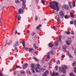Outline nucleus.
<instances>
[{"label": "nucleus", "instance_id": "obj_1", "mask_svg": "<svg viewBox=\"0 0 76 76\" xmlns=\"http://www.w3.org/2000/svg\"><path fill=\"white\" fill-rule=\"evenodd\" d=\"M58 2L56 1H52L50 2L49 6L53 10H59V7L58 6Z\"/></svg>", "mask_w": 76, "mask_h": 76}, {"label": "nucleus", "instance_id": "obj_2", "mask_svg": "<svg viewBox=\"0 0 76 76\" xmlns=\"http://www.w3.org/2000/svg\"><path fill=\"white\" fill-rule=\"evenodd\" d=\"M39 68H40V65L39 64H37L36 66V67L35 68L36 72H39L40 71Z\"/></svg>", "mask_w": 76, "mask_h": 76}, {"label": "nucleus", "instance_id": "obj_3", "mask_svg": "<svg viewBox=\"0 0 76 76\" xmlns=\"http://www.w3.org/2000/svg\"><path fill=\"white\" fill-rule=\"evenodd\" d=\"M59 69V72H63L64 73H66V71L65 69H64L63 67L62 66L61 68L60 67Z\"/></svg>", "mask_w": 76, "mask_h": 76}, {"label": "nucleus", "instance_id": "obj_4", "mask_svg": "<svg viewBox=\"0 0 76 76\" xmlns=\"http://www.w3.org/2000/svg\"><path fill=\"white\" fill-rule=\"evenodd\" d=\"M20 43V42L19 41H17L16 43H15L14 44L13 47H17L18 45H19Z\"/></svg>", "mask_w": 76, "mask_h": 76}, {"label": "nucleus", "instance_id": "obj_5", "mask_svg": "<svg viewBox=\"0 0 76 76\" xmlns=\"http://www.w3.org/2000/svg\"><path fill=\"white\" fill-rule=\"evenodd\" d=\"M59 13V15L60 17H61V18H63V17H64V14L63 13V11H60Z\"/></svg>", "mask_w": 76, "mask_h": 76}, {"label": "nucleus", "instance_id": "obj_6", "mask_svg": "<svg viewBox=\"0 0 76 76\" xmlns=\"http://www.w3.org/2000/svg\"><path fill=\"white\" fill-rule=\"evenodd\" d=\"M25 3H26L25 1H23L22 3L23 5L22 7V8L23 9H23H25V7H26V4H25Z\"/></svg>", "mask_w": 76, "mask_h": 76}, {"label": "nucleus", "instance_id": "obj_7", "mask_svg": "<svg viewBox=\"0 0 76 76\" xmlns=\"http://www.w3.org/2000/svg\"><path fill=\"white\" fill-rule=\"evenodd\" d=\"M49 72H48V70H46L45 72L43 74V76H47V75L48 74V73Z\"/></svg>", "mask_w": 76, "mask_h": 76}, {"label": "nucleus", "instance_id": "obj_8", "mask_svg": "<svg viewBox=\"0 0 76 76\" xmlns=\"http://www.w3.org/2000/svg\"><path fill=\"white\" fill-rule=\"evenodd\" d=\"M52 76H59V74L57 73H56L54 71L53 72V73L51 75Z\"/></svg>", "mask_w": 76, "mask_h": 76}, {"label": "nucleus", "instance_id": "obj_9", "mask_svg": "<svg viewBox=\"0 0 76 76\" xmlns=\"http://www.w3.org/2000/svg\"><path fill=\"white\" fill-rule=\"evenodd\" d=\"M28 66V64H25L23 65V68L24 69H25Z\"/></svg>", "mask_w": 76, "mask_h": 76}, {"label": "nucleus", "instance_id": "obj_10", "mask_svg": "<svg viewBox=\"0 0 76 76\" xmlns=\"http://www.w3.org/2000/svg\"><path fill=\"white\" fill-rule=\"evenodd\" d=\"M71 43V42L69 41L66 40V44L68 45H69L70 44V43Z\"/></svg>", "mask_w": 76, "mask_h": 76}, {"label": "nucleus", "instance_id": "obj_11", "mask_svg": "<svg viewBox=\"0 0 76 76\" xmlns=\"http://www.w3.org/2000/svg\"><path fill=\"white\" fill-rule=\"evenodd\" d=\"M64 7L65 9H66V10H68V9H69V6L67 5H65Z\"/></svg>", "mask_w": 76, "mask_h": 76}, {"label": "nucleus", "instance_id": "obj_12", "mask_svg": "<svg viewBox=\"0 0 76 76\" xmlns=\"http://www.w3.org/2000/svg\"><path fill=\"white\" fill-rule=\"evenodd\" d=\"M70 15L71 16V18H75V16H74V14L72 13L71 12H70Z\"/></svg>", "mask_w": 76, "mask_h": 76}, {"label": "nucleus", "instance_id": "obj_13", "mask_svg": "<svg viewBox=\"0 0 76 76\" xmlns=\"http://www.w3.org/2000/svg\"><path fill=\"white\" fill-rule=\"evenodd\" d=\"M23 12V10H18V13L19 14H20L22 13Z\"/></svg>", "mask_w": 76, "mask_h": 76}, {"label": "nucleus", "instance_id": "obj_14", "mask_svg": "<svg viewBox=\"0 0 76 76\" xmlns=\"http://www.w3.org/2000/svg\"><path fill=\"white\" fill-rule=\"evenodd\" d=\"M48 56H47V57L48 58H50V52H48Z\"/></svg>", "mask_w": 76, "mask_h": 76}, {"label": "nucleus", "instance_id": "obj_15", "mask_svg": "<svg viewBox=\"0 0 76 76\" xmlns=\"http://www.w3.org/2000/svg\"><path fill=\"white\" fill-rule=\"evenodd\" d=\"M33 59H34V60H36V61H39L38 59H37V58H36V57H33Z\"/></svg>", "mask_w": 76, "mask_h": 76}, {"label": "nucleus", "instance_id": "obj_16", "mask_svg": "<svg viewBox=\"0 0 76 76\" xmlns=\"http://www.w3.org/2000/svg\"><path fill=\"white\" fill-rule=\"evenodd\" d=\"M58 41H56L55 42V45H56V46H57V45H58Z\"/></svg>", "mask_w": 76, "mask_h": 76}, {"label": "nucleus", "instance_id": "obj_17", "mask_svg": "<svg viewBox=\"0 0 76 76\" xmlns=\"http://www.w3.org/2000/svg\"><path fill=\"white\" fill-rule=\"evenodd\" d=\"M41 25L40 24L38 26L36 27V29H39V28H40V27H41Z\"/></svg>", "mask_w": 76, "mask_h": 76}, {"label": "nucleus", "instance_id": "obj_18", "mask_svg": "<svg viewBox=\"0 0 76 76\" xmlns=\"http://www.w3.org/2000/svg\"><path fill=\"white\" fill-rule=\"evenodd\" d=\"M34 49L33 48H30L29 49V52H31Z\"/></svg>", "mask_w": 76, "mask_h": 76}, {"label": "nucleus", "instance_id": "obj_19", "mask_svg": "<svg viewBox=\"0 0 76 76\" xmlns=\"http://www.w3.org/2000/svg\"><path fill=\"white\" fill-rule=\"evenodd\" d=\"M51 63H52V59H50L49 64V66H51Z\"/></svg>", "mask_w": 76, "mask_h": 76}, {"label": "nucleus", "instance_id": "obj_20", "mask_svg": "<svg viewBox=\"0 0 76 76\" xmlns=\"http://www.w3.org/2000/svg\"><path fill=\"white\" fill-rule=\"evenodd\" d=\"M74 74L72 72L70 73L69 74V75H70V76H74Z\"/></svg>", "mask_w": 76, "mask_h": 76}, {"label": "nucleus", "instance_id": "obj_21", "mask_svg": "<svg viewBox=\"0 0 76 76\" xmlns=\"http://www.w3.org/2000/svg\"><path fill=\"white\" fill-rule=\"evenodd\" d=\"M31 68L34 69V66H35V65L34 64H32L31 65Z\"/></svg>", "mask_w": 76, "mask_h": 76}, {"label": "nucleus", "instance_id": "obj_22", "mask_svg": "<svg viewBox=\"0 0 76 76\" xmlns=\"http://www.w3.org/2000/svg\"><path fill=\"white\" fill-rule=\"evenodd\" d=\"M63 67L64 69V68H65V69H67V66L65 65H64V66H63L62 67Z\"/></svg>", "mask_w": 76, "mask_h": 76}, {"label": "nucleus", "instance_id": "obj_23", "mask_svg": "<svg viewBox=\"0 0 76 76\" xmlns=\"http://www.w3.org/2000/svg\"><path fill=\"white\" fill-rule=\"evenodd\" d=\"M66 45H64L63 46V48L64 50H65L66 48Z\"/></svg>", "mask_w": 76, "mask_h": 76}, {"label": "nucleus", "instance_id": "obj_24", "mask_svg": "<svg viewBox=\"0 0 76 76\" xmlns=\"http://www.w3.org/2000/svg\"><path fill=\"white\" fill-rule=\"evenodd\" d=\"M49 47H50V48H51V47H53V45H51L50 44H49Z\"/></svg>", "mask_w": 76, "mask_h": 76}, {"label": "nucleus", "instance_id": "obj_25", "mask_svg": "<svg viewBox=\"0 0 76 76\" xmlns=\"http://www.w3.org/2000/svg\"><path fill=\"white\" fill-rule=\"evenodd\" d=\"M33 46H34V48L35 49H37V48H38V47H37V46H36V45L35 44H34L33 45Z\"/></svg>", "mask_w": 76, "mask_h": 76}, {"label": "nucleus", "instance_id": "obj_26", "mask_svg": "<svg viewBox=\"0 0 76 76\" xmlns=\"http://www.w3.org/2000/svg\"><path fill=\"white\" fill-rule=\"evenodd\" d=\"M23 45L24 47H25V42H23Z\"/></svg>", "mask_w": 76, "mask_h": 76}, {"label": "nucleus", "instance_id": "obj_27", "mask_svg": "<svg viewBox=\"0 0 76 76\" xmlns=\"http://www.w3.org/2000/svg\"><path fill=\"white\" fill-rule=\"evenodd\" d=\"M53 28L54 30H55V31H57V28H56V27H55V26H53Z\"/></svg>", "mask_w": 76, "mask_h": 76}, {"label": "nucleus", "instance_id": "obj_28", "mask_svg": "<svg viewBox=\"0 0 76 76\" xmlns=\"http://www.w3.org/2000/svg\"><path fill=\"white\" fill-rule=\"evenodd\" d=\"M66 34L68 35H69L70 34V32L69 31H67L66 32Z\"/></svg>", "mask_w": 76, "mask_h": 76}, {"label": "nucleus", "instance_id": "obj_29", "mask_svg": "<svg viewBox=\"0 0 76 76\" xmlns=\"http://www.w3.org/2000/svg\"><path fill=\"white\" fill-rule=\"evenodd\" d=\"M15 3L17 4H18V3H19V1L18 0H15Z\"/></svg>", "mask_w": 76, "mask_h": 76}, {"label": "nucleus", "instance_id": "obj_30", "mask_svg": "<svg viewBox=\"0 0 76 76\" xmlns=\"http://www.w3.org/2000/svg\"><path fill=\"white\" fill-rule=\"evenodd\" d=\"M20 16L19 15L18 17V20H20Z\"/></svg>", "mask_w": 76, "mask_h": 76}, {"label": "nucleus", "instance_id": "obj_31", "mask_svg": "<svg viewBox=\"0 0 76 76\" xmlns=\"http://www.w3.org/2000/svg\"><path fill=\"white\" fill-rule=\"evenodd\" d=\"M73 6L75 7V2H73Z\"/></svg>", "mask_w": 76, "mask_h": 76}, {"label": "nucleus", "instance_id": "obj_32", "mask_svg": "<svg viewBox=\"0 0 76 76\" xmlns=\"http://www.w3.org/2000/svg\"><path fill=\"white\" fill-rule=\"evenodd\" d=\"M69 56V57L70 58H73V56H72V55H70V54H69V55H68Z\"/></svg>", "mask_w": 76, "mask_h": 76}, {"label": "nucleus", "instance_id": "obj_33", "mask_svg": "<svg viewBox=\"0 0 76 76\" xmlns=\"http://www.w3.org/2000/svg\"><path fill=\"white\" fill-rule=\"evenodd\" d=\"M21 74H25V72L23 71L20 72Z\"/></svg>", "mask_w": 76, "mask_h": 76}, {"label": "nucleus", "instance_id": "obj_34", "mask_svg": "<svg viewBox=\"0 0 76 76\" xmlns=\"http://www.w3.org/2000/svg\"><path fill=\"white\" fill-rule=\"evenodd\" d=\"M11 43H12V41H10L9 42L7 43V44L8 45H10Z\"/></svg>", "mask_w": 76, "mask_h": 76}, {"label": "nucleus", "instance_id": "obj_35", "mask_svg": "<svg viewBox=\"0 0 76 76\" xmlns=\"http://www.w3.org/2000/svg\"><path fill=\"white\" fill-rule=\"evenodd\" d=\"M41 3H42V4H44V3H45V1L44 0H42L41 1Z\"/></svg>", "mask_w": 76, "mask_h": 76}, {"label": "nucleus", "instance_id": "obj_36", "mask_svg": "<svg viewBox=\"0 0 76 76\" xmlns=\"http://www.w3.org/2000/svg\"><path fill=\"white\" fill-rule=\"evenodd\" d=\"M57 64H60V61H58L57 62H56Z\"/></svg>", "mask_w": 76, "mask_h": 76}, {"label": "nucleus", "instance_id": "obj_37", "mask_svg": "<svg viewBox=\"0 0 76 76\" xmlns=\"http://www.w3.org/2000/svg\"><path fill=\"white\" fill-rule=\"evenodd\" d=\"M35 20H36V21H37V20H38V17L37 16H36L35 17Z\"/></svg>", "mask_w": 76, "mask_h": 76}, {"label": "nucleus", "instance_id": "obj_38", "mask_svg": "<svg viewBox=\"0 0 76 76\" xmlns=\"http://www.w3.org/2000/svg\"><path fill=\"white\" fill-rule=\"evenodd\" d=\"M34 35H35V33H34L32 32L31 33V35H32V36H34Z\"/></svg>", "mask_w": 76, "mask_h": 76}, {"label": "nucleus", "instance_id": "obj_39", "mask_svg": "<svg viewBox=\"0 0 76 76\" xmlns=\"http://www.w3.org/2000/svg\"><path fill=\"white\" fill-rule=\"evenodd\" d=\"M70 23L71 25H72V24H73V21H71L70 22Z\"/></svg>", "mask_w": 76, "mask_h": 76}, {"label": "nucleus", "instance_id": "obj_40", "mask_svg": "<svg viewBox=\"0 0 76 76\" xmlns=\"http://www.w3.org/2000/svg\"><path fill=\"white\" fill-rule=\"evenodd\" d=\"M72 4V2L71 1L69 2L68 3V4L69 6L71 5V4Z\"/></svg>", "mask_w": 76, "mask_h": 76}, {"label": "nucleus", "instance_id": "obj_41", "mask_svg": "<svg viewBox=\"0 0 76 76\" xmlns=\"http://www.w3.org/2000/svg\"><path fill=\"white\" fill-rule=\"evenodd\" d=\"M31 70H32V73H35V71L34 70V69H31Z\"/></svg>", "mask_w": 76, "mask_h": 76}, {"label": "nucleus", "instance_id": "obj_42", "mask_svg": "<svg viewBox=\"0 0 76 76\" xmlns=\"http://www.w3.org/2000/svg\"><path fill=\"white\" fill-rule=\"evenodd\" d=\"M58 68V66H56L55 67V69H56V70H57Z\"/></svg>", "mask_w": 76, "mask_h": 76}, {"label": "nucleus", "instance_id": "obj_43", "mask_svg": "<svg viewBox=\"0 0 76 76\" xmlns=\"http://www.w3.org/2000/svg\"><path fill=\"white\" fill-rule=\"evenodd\" d=\"M65 19H68V18L67 15H66L65 16Z\"/></svg>", "mask_w": 76, "mask_h": 76}, {"label": "nucleus", "instance_id": "obj_44", "mask_svg": "<svg viewBox=\"0 0 76 76\" xmlns=\"http://www.w3.org/2000/svg\"><path fill=\"white\" fill-rule=\"evenodd\" d=\"M71 34H72V35H74V31H72L71 32Z\"/></svg>", "mask_w": 76, "mask_h": 76}, {"label": "nucleus", "instance_id": "obj_45", "mask_svg": "<svg viewBox=\"0 0 76 76\" xmlns=\"http://www.w3.org/2000/svg\"><path fill=\"white\" fill-rule=\"evenodd\" d=\"M66 54L67 55H68H68L70 54L69 53V51H67V52H66Z\"/></svg>", "mask_w": 76, "mask_h": 76}, {"label": "nucleus", "instance_id": "obj_46", "mask_svg": "<svg viewBox=\"0 0 76 76\" xmlns=\"http://www.w3.org/2000/svg\"><path fill=\"white\" fill-rule=\"evenodd\" d=\"M6 6H4L3 7L2 9L3 10L5 9H6Z\"/></svg>", "mask_w": 76, "mask_h": 76}, {"label": "nucleus", "instance_id": "obj_47", "mask_svg": "<svg viewBox=\"0 0 76 76\" xmlns=\"http://www.w3.org/2000/svg\"><path fill=\"white\" fill-rule=\"evenodd\" d=\"M69 7H70V9H72V6L71 5H69Z\"/></svg>", "mask_w": 76, "mask_h": 76}, {"label": "nucleus", "instance_id": "obj_48", "mask_svg": "<svg viewBox=\"0 0 76 76\" xmlns=\"http://www.w3.org/2000/svg\"><path fill=\"white\" fill-rule=\"evenodd\" d=\"M62 58H64V57H65V55H62Z\"/></svg>", "mask_w": 76, "mask_h": 76}, {"label": "nucleus", "instance_id": "obj_49", "mask_svg": "<svg viewBox=\"0 0 76 76\" xmlns=\"http://www.w3.org/2000/svg\"><path fill=\"white\" fill-rule=\"evenodd\" d=\"M75 63H73V66H75Z\"/></svg>", "mask_w": 76, "mask_h": 76}, {"label": "nucleus", "instance_id": "obj_50", "mask_svg": "<svg viewBox=\"0 0 76 76\" xmlns=\"http://www.w3.org/2000/svg\"><path fill=\"white\" fill-rule=\"evenodd\" d=\"M59 37V39H61V36L60 35Z\"/></svg>", "mask_w": 76, "mask_h": 76}, {"label": "nucleus", "instance_id": "obj_51", "mask_svg": "<svg viewBox=\"0 0 76 76\" xmlns=\"http://www.w3.org/2000/svg\"><path fill=\"white\" fill-rule=\"evenodd\" d=\"M32 54H35V53H36V52H32Z\"/></svg>", "mask_w": 76, "mask_h": 76}, {"label": "nucleus", "instance_id": "obj_52", "mask_svg": "<svg viewBox=\"0 0 76 76\" xmlns=\"http://www.w3.org/2000/svg\"><path fill=\"white\" fill-rule=\"evenodd\" d=\"M50 53H52V54H53V51H52V50H51V51H50Z\"/></svg>", "mask_w": 76, "mask_h": 76}, {"label": "nucleus", "instance_id": "obj_53", "mask_svg": "<svg viewBox=\"0 0 76 76\" xmlns=\"http://www.w3.org/2000/svg\"><path fill=\"white\" fill-rule=\"evenodd\" d=\"M36 3H38V0H36Z\"/></svg>", "mask_w": 76, "mask_h": 76}, {"label": "nucleus", "instance_id": "obj_54", "mask_svg": "<svg viewBox=\"0 0 76 76\" xmlns=\"http://www.w3.org/2000/svg\"><path fill=\"white\" fill-rule=\"evenodd\" d=\"M2 75H3L2 73L1 72H0V76H2Z\"/></svg>", "mask_w": 76, "mask_h": 76}, {"label": "nucleus", "instance_id": "obj_55", "mask_svg": "<svg viewBox=\"0 0 76 76\" xmlns=\"http://www.w3.org/2000/svg\"><path fill=\"white\" fill-rule=\"evenodd\" d=\"M25 50H28V48H25Z\"/></svg>", "mask_w": 76, "mask_h": 76}, {"label": "nucleus", "instance_id": "obj_56", "mask_svg": "<svg viewBox=\"0 0 76 76\" xmlns=\"http://www.w3.org/2000/svg\"><path fill=\"white\" fill-rule=\"evenodd\" d=\"M75 26H76V21H75Z\"/></svg>", "mask_w": 76, "mask_h": 76}, {"label": "nucleus", "instance_id": "obj_57", "mask_svg": "<svg viewBox=\"0 0 76 76\" xmlns=\"http://www.w3.org/2000/svg\"><path fill=\"white\" fill-rule=\"evenodd\" d=\"M17 30H16L15 32V35H16V34H17Z\"/></svg>", "mask_w": 76, "mask_h": 76}, {"label": "nucleus", "instance_id": "obj_58", "mask_svg": "<svg viewBox=\"0 0 76 76\" xmlns=\"http://www.w3.org/2000/svg\"><path fill=\"white\" fill-rule=\"evenodd\" d=\"M16 67L17 68H18V67H19V66H16Z\"/></svg>", "mask_w": 76, "mask_h": 76}, {"label": "nucleus", "instance_id": "obj_59", "mask_svg": "<svg viewBox=\"0 0 76 76\" xmlns=\"http://www.w3.org/2000/svg\"><path fill=\"white\" fill-rule=\"evenodd\" d=\"M59 42H61V39H59Z\"/></svg>", "mask_w": 76, "mask_h": 76}, {"label": "nucleus", "instance_id": "obj_60", "mask_svg": "<svg viewBox=\"0 0 76 76\" xmlns=\"http://www.w3.org/2000/svg\"><path fill=\"white\" fill-rule=\"evenodd\" d=\"M16 72H15L14 73V75H16Z\"/></svg>", "mask_w": 76, "mask_h": 76}, {"label": "nucleus", "instance_id": "obj_61", "mask_svg": "<svg viewBox=\"0 0 76 76\" xmlns=\"http://www.w3.org/2000/svg\"><path fill=\"white\" fill-rule=\"evenodd\" d=\"M74 72H75V73L76 74V70H74Z\"/></svg>", "mask_w": 76, "mask_h": 76}, {"label": "nucleus", "instance_id": "obj_62", "mask_svg": "<svg viewBox=\"0 0 76 76\" xmlns=\"http://www.w3.org/2000/svg\"><path fill=\"white\" fill-rule=\"evenodd\" d=\"M34 76H37V75L34 74Z\"/></svg>", "mask_w": 76, "mask_h": 76}, {"label": "nucleus", "instance_id": "obj_63", "mask_svg": "<svg viewBox=\"0 0 76 76\" xmlns=\"http://www.w3.org/2000/svg\"><path fill=\"white\" fill-rule=\"evenodd\" d=\"M74 69H75V70H76V67H74Z\"/></svg>", "mask_w": 76, "mask_h": 76}, {"label": "nucleus", "instance_id": "obj_64", "mask_svg": "<svg viewBox=\"0 0 76 76\" xmlns=\"http://www.w3.org/2000/svg\"><path fill=\"white\" fill-rule=\"evenodd\" d=\"M74 53H75V56H76V52H75Z\"/></svg>", "mask_w": 76, "mask_h": 76}]
</instances>
